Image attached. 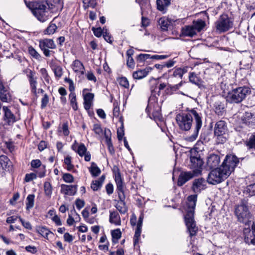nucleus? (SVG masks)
I'll list each match as a JSON object with an SVG mask.
<instances>
[{
	"label": "nucleus",
	"mask_w": 255,
	"mask_h": 255,
	"mask_svg": "<svg viewBox=\"0 0 255 255\" xmlns=\"http://www.w3.org/2000/svg\"><path fill=\"white\" fill-rule=\"evenodd\" d=\"M193 117L195 120V128L193 133L189 136V139L191 141L197 138L199 130L202 127L201 114L198 113L195 109H192L187 113H180L176 117V122L179 128L184 131L189 130L191 128Z\"/></svg>",
	"instance_id": "f257e3e1"
},
{
	"label": "nucleus",
	"mask_w": 255,
	"mask_h": 255,
	"mask_svg": "<svg viewBox=\"0 0 255 255\" xmlns=\"http://www.w3.org/2000/svg\"><path fill=\"white\" fill-rule=\"evenodd\" d=\"M197 199V195H192L187 198V213L184 217L185 222L191 236L195 235L198 230L194 219V210Z\"/></svg>",
	"instance_id": "f03ea898"
},
{
	"label": "nucleus",
	"mask_w": 255,
	"mask_h": 255,
	"mask_svg": "<svg viewBox=\"0 0 255 255\" xmlns=\"http://www.w3.org/2000/svg\"><path fill=\"white\" fill-rule=\"evenodd\" d=\"M225 86L222 83L221 87L224 95L226 96L227 101L230 103H240L251 93L250 88L247 87H241L228 91L224 88L223 87Z\"/></svg>",
	"instance_id": "7ed1b4c3"
},
{
	"label": "nucleus",
	"mask_w": 255,
	"mask_h": 255,
	"mask_svg": "<svg viewBox=\"0 0 255 255\" xmlns=\"http://www.w3.org/2000/svg\"><path fill=\"white\" fill-rule=\"evenodd\" d=\"M150 82L152 84V85L150 87V91L152 94L154 96H155L156 95L159 96L160 91L164 89H166L165 92L167 94H171L174 91L179 89L182 85V81H180L179 83L175 85H171L164 83H161L158 86H157L158 82L157 80L152 78L150 80Z\"/></svg>",
	"instance_id": "20e7f679"
},
{
	"label": "nucleus",
	"mask_w": 255,
	"mask_h": 255,
	"mask_svg": "<svg viewBox=\"0 0 255 255\" xmlns=\"http://www.w3.org/2000/svg\"><path fill=\"white\" fill-rule=\"evenodd\" d=\"M205 26V22L202 19L194 20L192 24L185 25L181 28V35L185 37H193L203 30Z\"/></svg>",
	"instance_id": "39448f33"
},
{
	"label": "nucleus",
	"mask_w": 255,
	"mask_h": 255,
	"mask_svg": "<svg viewBox=\"0 0 255 255\" xmlns=\"http://www.w3.org/2000/svg\"><path fill=\"white\" fill-rule=\"evenodd\" d=\"M32 12L37 19L44 22L51 17L48 3L46 1L38 3L32 9Z\"/></svg>",
	"instance_id": "423d86ee"
},
{
	"label": "nucleus",
	"mask_w": 255,
	"mask_h": 255,
	"mask_svg": "<svg viewBox=\"0 0 255 255\" xmlns=\"http://www.w3.org/2000/svg\"><path fill=\"white\" fill-rule=\"evenodd\" d=\"M238 220L239 222L247 224L252 219V215L249 211L248 203L242 201L240 204L238 205L235 211Z\"/></svg>",
	"instance_id": "0eeeda50"
},
{
	"label": "nucleus",
	"mask_w": 255,
	"mask_h": 255,
	"mask_svg": "<svg viewBox=\"0 0 255 255\" xmlns=\"http://www.w3.org/2000/svg\"><path fill=\"white\" fill-rule=\"evenodd\" d=\"M229 176L220 166L212 170L208 174L207 181L208 183L215 185L222 182Z\"/></svg>",
	"instance_id": "6e6552de"
},
{
	"label": "nucleus",
	"mask_w": 255,
	"mask_h": 255,
	"mask_svg": "<svg viewBox=\"0 0 255 255\" xmlns=\"http://www.w3.org/2000/svg\"><path fill=\"white\" fill-rule=\"evenodd\" d=\"M239 163V158L235 155H227L221 167L229 176Z\"/></svg>",
	"instance_id": "1a4fd4ad"
},
{
	"label": "nucleus",
	"mask_w": 255,
	"mask_h": 255,
	"mask_svg": "<svg viewBox=\"0 0 255 255\" xmlns=\"http://www.w3.org/2000/svg\"><path fill=\"white\" fill-rule=\"evenodd\" d=\"M234 20L226 14H222L216 22L217 30L220 32H225L233 26Z\"/></svg>",
	"instance_id": "9d476101"
},
{
	"label": "nucleus",
	"mask_w": 255,
	"mask_h": 255,
	"mask_svg": "<svg viewBox=\"0 0 255 255\" xmlns=\"http://www.w3.org/2000/svg\"><path fill=\"white\" fill-rule=\"evenodd\" d=\"M39 47L44 55L46 57H49L52 52L54 53L49 49H54L56 48V46L52 39H44L39 41Z\"/></svg>",
	"instance_id": "9b49d317"
},
{
	"label": "nucleus",
	"mask_w": 255,
	"mask_h": 255,
	"mask_svg": "<svg viewBox=\"0 0 255 255\" xmlns=\"http://www.w3.org/2000/svg\"><path fill=\"white\" fill-rule=\"evenodd\" d=\"M244 233L245 242L249 245H255V222H253L252 230L246 229Z\"/></svg>",
	"instance_id": "f8f14e48"
},
{
	"label": "nucleus",
	"mask_w": 255,
	"mask_h": 255,
	"mask_svg": "<svg viewBox=\"0 0 255 255\" xmlns=\"http://www.w3.org/2000/svg\"><path fill=\"white\" fill-rule=\"evenodd\" d=\"M2 110L4 112L3 120L7 125L11 126L16 121H17V119L16 116L13 114L8 107L3 106Z\"/></svg>",
	"instance_id": "ddd939ff"
},
{
	"label": "nucleus",
	"mask_w": 255,
	"mask_h": 255,
	"mask_svg": "<svg viewBox=\"0 0 255 255\" xmlns=\"http://www.w3.org/2000/svg\"><path fill=\"white\" fill-rule=\"evenodd\" d=\"M206 188V181L203 178L194 180L192 183V190L196 194H198Z\"/></svg>",
	"instance_id": "4468645a"
},
{
	"label": "nucleus",
	"mask_w": 255,
	"mask_h": 255,
	"mask_svg": "<svg viewBox=\"0 0 255 255\" xmlns=\"http://www.w3.org/2000/svg\"><path fill=\"white\" fill-rule=\"evenodd\" d=\"M27 77L29 82L31 92L34 94H37V77L35 76V72L30 69L26 70Z\"/></svg>",
	"instance_id": "2eb2a0df"
},
{
	"label": "nucleus",
	"mask_w": 255,
	"mask_h": 255,
	"mask_svg": "<svg viewBox=\"0 0 255 255\" xmlns=\"http://www.w3.org/2000/svg\"><path fill=\"white\" fill-rule=\"evenodd\" d=\"M119 200L117 201V203L115 204V207L119 211L121 214H125L128 211V207L126 205L125 202V195L119 194Z\"/></svg>",
	"instance_id": "dca6fc26"
},
{
	"label": "nucleus",
	"mask_w": 255,
	"mask_h": 255,
	"mask_svg": "<svg viewBox=\"0 0 255 255\" xmlns=\"http://www.w3.org/2000/svg\"><path fill=\"white\" fill-rule=\"evenodd\" d=\"M77 189L76 185H61V193L68 196H72L75 194Z\"/></svg>",
	"instance_id": "f3484780"
},
{
	"label": "nucleus",
	"mask_w": 255,
	"mask_h": 255,
	"mask_svg": "<svg viewBox=\"0 0 255 255\" xmlns=\"http://www.w3.org/2000/svg\"><path fill=\"white\" fill-rule=\"evenodd\" d=\"M227 131V127L223 121L216 123L214 127V135H225Z\"/></svg>",
	"instance_id": "a211bd4d"
},
{
	"label": "nucleus",
	"mask_w": 255,
	"mask_h": 255,
	"mask_svg": "<svg viewBox=\"0 0 255 255\" xmlns=\"http://www.w3.org/2000/svg\"><path fill=\"white\" fill-rule=\"evenodd\" d=\"M194 176V173L191 171L181 173L178 179L177 185L179 186H182Z\"/></svg>",
	"instance_id": "6ab92c4d"
},
{
	"label": "nucleus",
	"mask_w": 255,
	"mask_h": 255,
	"mask_svg": "<svg viewBox=\"0 0 255 255\" xmlns=\"http://www.w3.org/2000/svg\"><path fill=\"white\" fill-rule=\"evenodd\" d=\"M220 156L217 154H211L207 158V165L210 168L217 167L220 163Z\"/></svg>",
	"instance_id": "aec40b11"
},
{
	"label": "nucleus",
	"mask_w": 255,
	"mask_h": 255,
	"mask_svg": "<svg viewBox=\"0 0 255 255\" xmlns=\"http://www.w3.org/2000/svg\"><path fill=\"white\" fill-rule=\"evenodd\" d=\"M243 123L250 127L255 126V114L246 112L242 118Z\"/></svg>",
	"instance_id": "412c9836"
},
{
	"label": "nucleus",
	"mask_w": 255,
	"mask_h": 255,
	"mask_svg": "<svg viewBox=\"0 0 255 255\" xmlns=\"http://www.w3.org/2000/svg\"><path fill=\"white\" fill-rule=\"evenodd\" d=\"M190 168L195 170H198L201 168L203 163L200 157L193 156L190 157Z\"/></svg>",
	"instance_id": "4be33fe9"
},
{
	"label": "nucleus",
	"mask_w": 255,
	"mask_h": 255,
	"mask_svg": "<svg viewBox=\"0 0 255 255\" xmlns=\"http://www.w3.org/2000/svg\"><path fill=\"white\" fill-rule=\"evenodd\" d=\"M152 68L148 67L144 69L137 70L135 71L132 74V76L134 79H141L146 77L149 72L152 70Z\"/></svg>",
	"instance_id": "5701e85b"
},
{
	"label": "nucleus",
	"mask_w": 255,
	"mask_h": 255,
	"mask_svg": "<svg viewBox=\"0 0 255 255\" xmlns=\"http://www.w3.org/2000/svg\"><path fill=\"white\" fill-rule=\"evenodd\" d=\"M109 222L116 226L121 225V217L117 211H110Z\"/></svg>",
	"instance_id": "b1692460"
},
{
	"label": "nucleus",
	"mask_w": 255,
	"mask_h": 255,
	"mask_svg": "<svg viewBox=\"0 0 255 255\" xmlns=\"http://www.w3.org/2000/svg\"><path fill=\"white\" fill-rule=\"evenodd\" d=\"M72 68L76 73L83 75L85 71V67L83 63L78 60H75L73 62Z\"/></svg>",
	"instance_id": "393cba45"
},
{
	"label": "nucleus",
	"mask_w": 255,
	"mask_h": 255,
	"mask_svg": "<svg viewBox=\"0 0 255 255\" xmlns=\"http://www.w3.org/2000/svg\"><path fill=\"white\" fill-rule=\"evenodd\" d=\"M94 97V95L93 93H88L84 95V108L86 110L90 109Z\"/></svg>",
	"instance_id": "a878e982"
},
{
	"label": "nucleus",
	"mask_w": 255,
	"mask_h": 255,
	"mask_svg": "<svg viewBox=\"0 0 255 255\" xmlns=\"http://www.w3.org/2000/svg\"><path fill=\"white\" fill-rule=\"evenodd\" d=\"M171 1L172 0H156L157 9L164 13L167 7L170 4Z\"/></svg>",
	"instance_id": "bb28decb"
},
{
	"label": "nucleus",
	"mask_w": 255,
	"mask_h": 255,
	"mask_svg": "<svg viewBox=\"0 0 255 255\" xmlns=\"http://www.w3.org/2000/svg\"><path fill=\"white\" fill-rule=\"evenodd\" d=\"M115 182L117 185V189L118 190V194L119 193H121V194L125 195L124 191L123 182L120 173H118L117 175H116Z\"/></svg>",
	"instance_id": "cd10ccee"
},
{
	"label": "nucleus",
	"mask_w": 255,
	"mask_h": 255,
	"mask_svg": "<svg viewBox=\"0 0 255 255\" xmlns=\"http://www.w3.org/2000/svg\"><path fill=\"white\" fill-rule=\"evenodd\" d=\"M171 21L165 17L160 18L158 20V24L162 30L166 31L171 25Z\"/></svg>",
	"instance_id": "c85d7f7f"
},
{
	"label": "nucleus",
	"mask_w": 255,
	"mask_h": 255,
	"mask_svg": "<svg viewBox=\"0 0 255 255\" xmlns=\"http://www.w3.org/2000/svg\"><path fill=\"white\" fill-rule=\"evenodd\" d=\"M105 179V176L102 175L98 180L93 181L91 185V188L95 191H97L101 187Z\"/></svg>",
	"instance_id": "c756f323"
},
{
	"label": "nucleus",
	"mask_w": 255,
	"mask_h": 255,
	"mask_svg": "<svg viewBox=\"0 0 255 255\" xmlns=\"http://www.w3.org/2000/svg\"><path fill=\"white\" fill-rule=\"evenodd\" d=\"M72 158L71 156L68 155L66 156L64 159V163L65 166L64 168L69 171H73L76 172V170L74 169V165L72 164Z\"/></svg>",
	"instance_id": "7c9ffc66"
},
{
	"label": "nucleus",
	"mask_w": 255,
	"mask_h": 255,
	"mask_svg": "<svg viewBox=\"0 0 255 255\" xmlns=\"http://www.w3.org/2000/svg\"><path fill=\"white\" fill-rule=\"evenodd\" d=\"M140 6L142 12L148 11L151 8V5L149 0H136Z\"/></svg>",
	"instance_id": "2f4dec72"
},
{
	"label": "nucleus",
	"mask_w": 255,
	"mask_h": 255,
	"mask_svg": "<svg viewBox=\"0 0 255 255\" xmlns=\"http://www.w3.org/2000/svg\"><path fill=\"white\" fill-rule=\"evenodd\" d=\"M36 231L38 234L47 239H48V236L49 235L53 234V233L49 230L48 228L45 227H38L36 229Z\"/></svg>",
	"instance_id": "473e14b6"
},
{
	"label": "nucleus",
	"mask_w": 255,
	"mask_h": 255,
	"mask_svg": "<svg viewBox=\"0 0 255 255\" xmlns=\"http://www.w3.org/2000/svg\"><path fill=\"white\" fill-rule=\"evenodd\" d=\"M0 99L3 102L10 101L11 96L6 88L0 91Z\"/></svg>",
	"instance_id": "72a5a7b5"
},
{
	"label": "nucleus",
	"mask_w": 255,
	"mask_h": 255,
	"mask_svg": "<svg viewBox=\"0 0 255 255\" xmlns=\"http://www.w3.org/2000/svg\"><path fill=\"white\" fill-rule=\"evenodd\" d=\"M43 186L45 196L49 199L50 198L53 191L51 183L49 182L46 181L44 182Z\"/></svg>",
	"instance_id": "f704fd0d"
},
{
	"label": "nucleus",
	"mask_w": 255,
	"mask_h": 255,
	"mask_svg": "<svg viewBox=\"0 0 255 255\" xmlns=\"http://www.w3.org/2000/svg\"><path fill=\"white\" fill-rule=\"evenodd\" d=\"M214 108L216 113L219 116H222L225 111V105L221 102H216L214 104Z\"/></svg>",
	"instance_id": "c9c22d12"
},
{
	"label": "nucleus",
	"mask_w": 255,
	"mask_h": 255,
	"mask_svg": "<svg viewBox=\"0 0 255 255\" xmlns=\"http://www.w3.org/2000/svg\"><path fill=\"white\" fill-rule=\"evenodd\" d=\"M9 162V160L7 156L3 155L0 156V171L6 170Z\"/></svg>",
	"instance_id": "e433bc0d"
},
{
	"label": "nucleus",
	"mask_w": 255,
	"mask_h": 255,
	"mask_svg": "<svg viewBox=\"0 0 255 255\" xmlns=\"http://www.w3.org/2000/svg\"><path fill=\"white\" fill-rule=\"evenodd\" d=\"M89 171L92 176L97 177L101 173V170L95 162H92L90 167L89 168Z\"/></svg>",
	"instance_id": "4c0bfd02"
},
{
	"label": "nucleus",
	"mask_w": 255,
	"mask_h": 255,
	"mask_svg": "<svg viewBox=\"0 0 255 255\" xmlns=\"http://www.w3.org/2000/svg\"><path fill=\"white\" fill-rule=\"evenodd\" d=\"M187 72L185 68H178L175 69L173 72L172 75L171 76L175 78H179L180 79H182L183 75L184 73Z\"/></svg>",
	"instance_id": "58836bf2"
},
{
	"label": "nucleus",
	"mask_w": 255,
	"mask_h": 255,
	"mask_svg": "<svg viewBox=\"0 0 255 255\" xmlns=\"http://www.w3.org/2000/svg\"><path fill=\"white\" fill-rule=\"evenodd\" d=\"M113 115L115 118H118L119 119V121L122 123V126H123V121L122 117L120 116V107L118 103L114 104Z\"/></svg>",
	"instance_id": "ea45409f"
},
{
	"label": "nucleus",
	"mask_w": 255,
	"mask_h": 255,
	"mask_svg": "<svg viewBox=\"0 0 255 255\" xmlns=\"http://www.w3.org/2000/svg\"><path fill=\"white\" fill-rule=\"evenodd\" d=\"M141 228L142 226H136L133 237V243L134 246L138 243L141 233Z\"/></svg>",
	"instance_id": "a19ab883"
},
{
	"label": "nucleus",
	"mask_w": 255,
	"mask_h": 255,
	"mask_svg": "<svg viewBox=\"0 0 255 255\" xmlns=\"http://www.w3.org/2000/svg\"><path fill=\"white\" fill-rule=\"evenodd\" d=\"M34 197L35 196L33 194H29L27 196L26 201V206L27 210H29L30 209L32 208L33 207Z\"/></svg>",
	"instance_id": "79ce46f5"
},
{
	"label": "nucleus",
	"mask_w": 255,
	"mask_h": 255,
	"mask_svg": "<svg viewBox=\"0 0 255 255\" xmlns=\"http://www.w3.org/2000/svg\"><path fill=\"white\" fill-rule=\"evenodd\" d=\"M69 99L70 100V104L74 111H76L78 109L77 103L76 101V96L75 93H70L69 95Z\"/></svg>",
	"instance_id": "37998d69"
},
{
	"label": "nucleus",
	"mask_w": 255,
	"mask_h": 255,
	"mask_svg": "<svg viewBox=\"0 0 255 255\" xmlns=\"http://www.w3.org/2000/svg\"><path fill=\"white\" fill-rule=\"evenodd\" d=\"M122 233L120 229H117L112 231L113 242L117 243L119 239L121 237Z\"/></svg>",
	"instance_id": "c03bdc74"
},
{
	"label": "nucleus",
	"mask_w": 255,
	"mask_h": 255,
	"mask_svg": "<svg viewBox=\"0 0 255 255\" xmlns=\"http://www.w3.org/2000/svg\"><path fill=\"white\" fill-rule=\"evenodd\" d=\"M189 81L191 83L197 85H200L201 84V80L195 73H190L189 76Z\"/></svg>",
	"instance_id": "a18cd8bd"
},
{
	"label": "nucleus",
	"mask_w": 255,
	"mask_h": 255,
	"mask_svg": "<svg viewBox=\"0 0 255 255\" xmlns=\"http://www.w3.org/2000/svg\"><path fill=\"white\" fill-rule=\"evenodd\" d=\"M87 148L84 144L81 143L78 146L76 152L79 154L80 156L82 157L87 152Z\"/></svg>",
	"instance_id": "49530a36"
},
{
	"label": "nucleus",
	"mask_w": 255,
	"mask_h": 255,
	"mask_svg": "<svg viewBox=\"0 0 255 255\" xmlns=\"http://www.w3.org/2000/svg\"><path fill=\"white\" fill-rule=\"evenodd\" d=\"M57 27L54 23H50L47 28L45 30L44 33L47 34H53L56 31Z\"/></svg>",
	"instance_id": "de8ad7c7"
},
{
	"label": "nucleus",
	"mask_w": 255,
	"mask_h": 255,
	"mask_svg": "<svg viewBox=\"0 0 255 255\" xmlns=\"http://www.w3.org/2000/svg\"><path fill=\"white\" fill-rule=\"evenodd\" d=\"M62 179L66 183H71L74 181V177L70 173H64Z\"/></svg>",
	"instance_id": "09e8293b"
},
{
	"label": "nucleus",
	"mask_w": 255,
	"mask_h": 255,
	"mask_svg": "<svg viewBox=\"0 0 255 255\" xmlns=\"http://www.w3.org/2000/svg\"><path fill=\"white\" fill-rule=\"evenodd\" d=\"M54 73L55 76L57 78L59 79L63 75L62 68L59 66H56L54 69Z\"/></svg>",
	"instance_id": "8fccbe9b"
},
{
	"label": "nucleus",
	"mask_w": 255,
	"mask_h": 255,
	"mask_svg": "<svg viewBox=\"0 0 255 255\" xmlns=\"http://www.w3.org/2000/svg\"><path fill=\"white\" fill-rule=\"evenodd\" d=\"M83 2L85 8L89 7L94 8L96 5V3L94 0H83Z\"/></svg>",
	"instance_id": "3c124183"
},
{
	"label": "nucleus",
	"mask_w": 255,
	"mask_h": 255,
	"mask_svg": "<svg viewBox=\"0 0 255 255\" xmlns=\"http://www.w3.org/2000/svg\"><path fill=\"white\" fill-rule=\"evenodd\" d=\"M60 128H59V131L63 132V134L65 136H67L69 134V130L68 129V125L67 123H64L62 124V127L61 128V129H60Z\"/></svg>",
	"instance_id": "603ef678"
},
{
	"label": "nucleus",
	"mask_w": 255,
	"mask_h": 255,
	"mask_svg": "<svg viewBox=\"0 0 255 255\" xmlns=\"http://www.w3.org/2000/svg\"><path fill=\"white\" fill-rule=\"evenodd\" d=\"M247 145L249 148L255 149V133L250 137Z\"/></svg>",
	"instance_id": "864d4df0"
},
{
	"label": "nucleus",
	"mask_w": 255,
	"mask_h": 255,
	"mask_svg": "<svg viewBox=\"0 0 255 255\" xmlns=\"http://www.w3.org/2000/svg\"><path fill=\"white\" fill-rule=\"evenodd\" d=\"M214 136L217 144H223L226 141V138L224 135H214Z\"/></svg>",
	"instance_id": "5fc2aeb1"
},
{
	"label": "nucleus",
	"mask_w": 255,
	"mask_h": 255,
	"mask_svg": "<svg viewBox=\"0 0 255 255\" xmlns=\"http://www.w3.org/2000/svg\"><path fill=\"white\" fill-rule=\"evenodd\" d=\"M64 81L69 84V90L71 92L70 93H74L75 87L73 81L68 78H65Z\"/></svg>",
	"instance_id": "6e6d98bb"
},
{
	"label": "nucleus",
	"mask_w": 255,
	"mask_h": 255,
	"mask_svg": "<svg viewBox=\"0 0 255 255\" xmlns=\"http://www.w3.org/2000/svg\"><path fill=\"white\" fill-rule=\"evenodd\" d=\"M92 31H93V33L94 35L97 37H100L102 36V34H103V31H104V28L102 29L101 27L98 28H92Z\"/></svg>",
	"instance_id": "4d7b16f0"
},
{
	"label": "nucleus",
	"mask_w": 255,
	"mask_h": 255,
	"mask_svg": "<svg viewBox=\"0 0 255 255\" xmlns=\"http://www.w3.org/2000/svg\"><path fill=\"white\" fill-rule=\"evenodd\" d=\"M103 37L105 39V40L109 43L112 42V37L110 35L109 33L108 32V30L107 29L104 28V31H103Z\"/></svg>",
	"instance_id": "13d9d810"
},
{
	"label": "nucleus",
	"mask_w": 255,
	"mask_h": 255,
	"mask_svg": "<svg viewBox=\"0 0 255 255\" xmlns=\"http://www.w3.org/2000/svg\"><path fill=\"white\" fill-rule=\"evenodd\" d=\"M28 50L29 54L35 59H38L40 57L39 53L33 47H30Z\"/></svg>",
	"instance_id": "bf43d9fd"
},
{
	"label": "nucleus",
	"mask_w": 255,
	"mask_h": 255,
	"mask_svg": "<svg viewBox=\"0 0 255 255\" xmlns=\"http://www.w3.org/2000/svg\"><path fill=\"white\" fill-rule=\"evenodd\" d=\"M247 191L250 196L255 195V183L249 185L247 187Z\"/></svg>",
	"instance_id": "052dcab7"
},
{
	"label": "nucleus",
	"mask_w": 255,
	"mask_h": 255,
	"mask_svg": "<svg viewBox=\"0 0 255 255\" xmlns=\"http://www.w3.org/2000/svg\"><path fill=\"white\" fill-rule=\"evenodd\" d=\"M49 102V98L47 94H45L41 99V107L42 109L45 108Z\"/></svg>",
	"instance_id": "680f3d73"
},
{
	"label": "nucleus",
	"mask_w": 255,
	"mask_h": 255,
	"mask_svg": "<svg viewBox=\"0 0 255 255\" xmlns=\"http://www.w3.org/2000/svg\"><path fill=\"white\" fill-rule=\"evenodd\" d=\"M119 83L120 85L125 88H128L129 86L128 82L127 79L125 77H122L120 78L119 80Z\"/></svg>",
	"instance_id": "e2e57ef3"
},
{
	"label": "nucleus",
	"mask_w": 255,
	"mask_h": 255,
	"mask_svg": "<svg viewBox=\"0 0 255 255\" xmlns=\"http://www.w3.org/2000/svg\"><path fill=\"white\" fill-rule=\"evenodd\" d=\"M93 130L96 134L101 135L103 133V130L99 124H95L93 127Z\"/></svg>",
	"instance_id": "0e129e2a"
},
{
	"label": "nucleus",
	"mask_w": 255,
	"mask_h": 255,
	"mask_svg": "<svg viewBox=\"0 0 255 255\" xmlns=\"http://www.w3.org/2000/svg\"><path fill=\"white\" fill-rule=\"evenodd\" d=\"M150 54H140L138 55L137 60L143 61L148 59H151V56Z\"/></svg>",
	"instance_id": "69168bd1"
},
{
	"label": "nucleus",
	"mask_w": 255,
	"mask_h": 255,
	"mask_svg": "<svg viewBox=\"0 0 255 255\" xmlns=\"http://www.w3.org/2000/svg\"><path fill=\"white\" fill-rule=\"evenodd\" d=\"M19 220L22 226L26 229L28 230L32 229V226L29 222L24 221L21 217H19Z\"/></svg>",
	"instance_id": "338daca9"
},
{
	"label": "nucleus",
	"mask_w": 255,
	"mask_h": 255,
	"mask_svg": "<svg viewBox=\"0 0 255 255\" xmlns=\"http://www.w3.org/2000/svg\"><path fill=\"white\" fill-rule=\"evenodd\" d=\"M41 165V162L39 159H34L31 161V166L33 168H38Z\"/></svg>",
	"instance_id": "774afa93"
}]
</instances>
